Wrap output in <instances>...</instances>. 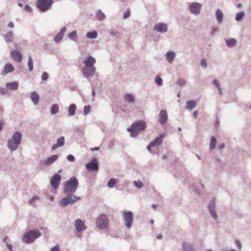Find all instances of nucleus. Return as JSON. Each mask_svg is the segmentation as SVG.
Returning a JSON list of instances; mask_svg holds the SVG:
<instances>
[{
	"mask_svg": "<svg viewBox=\"0 0 251 251\" xmlns=\"http://www.w3.org/2000/svg\"><path fill=\"white\" fill-rule=\"evenodd\" d=\"M176 57V53L173 51H168L166 54L167 60L170 63H172Z\"/></svg>",
	"mask_w": 251,
	"mask_h": 251,
	"instance_id": "nucleus-27",
	"label": "nucleus"
},
{
	"mask_svg": "<svg viewBox=\"0 0 251 251\" xmlns=\"http://www.w3.org/2000/svg\"><path fill=\"white\" fill-rule=\"evenodd\" d=\"M75 226L76 230L78 232L85 230L87 228V226L85 225L84 222L79 219L75 220Z\"/></svg>",
	"mask_w": 251,
	"mask_h": 251,
	"instance_id": "nucleus-17",
	"label": "nucleus"
},
{
	"mask_svg": "<svg viewBox=\"0 0 251 251\" xmlns=\"http://www.w3.org/2000/svg\"><path fill=\"white\" fill-rule=\"evenodd\" d=\"M67 159L68 161L71 162H74L75 161V157L72 154H69L67 156Z\"/></svg>",
	"mask_w": 251,
	"mask_h": 251,
	"instance_id": "nucleus-49",
	"label": "nucleus"
},
{
	"mask_svg": "<svg viewBox=\"0 0 251 251\" xmlns=\"http://www.w3.org/2000/svg\"><path fill=\"white\" fill-rule=\"evenodd\" d=\"M68 37L70 39H71L74 41H75V39L76 38V37H77L76 31H75V30L73 31L72 32H71V33H70L68 34Z\"/></svg>",
	"mask_w": 251,
	"mask_h": 251,
	"instance_id": "nucleus-36",
	"label": "nucleus"
},
{
	"mask_svg": "<svg viewBox=\"0 0 251 251\" xmlns=\"http://www.w3.org/2000/svg\"><path fill=\"white\" fill-rule=\"evenodd\" d=\"M109 33L111 36L116 37H117L119 34V32L118 31H115L112 29L110 30Z\"/></svg>",
	"mask_w": 251,
	"mask_h": 251,
	"instance_id": "nucleus-50",
	"label": "nucleus"
},
{
	"mask_svg": "<svg viewBox=\"0 0 251 251\" xmlns=\"http://www.w3.org/2000/svg\"><path fill=\"white\" fill-rule=\"evenodd\" d=\"M224 17V14L220 9H217L216 12V18L218 24L222 23Z\"/></svg>",
	"mask_w": 251,
	"mask_h": 251,
	"instance_id": "nucleus-28",
	"label": "nucleus"
},
{
	"mask_svg": "<svg viewBox=\"0 0 251 251\" xmlns=\"http://www.w3.org/2000/svg\"><path fill=\"white\" fill-rule=\"evenodd\" d=\"M39 95L35 92L33 91L31 93L30 99L34 105H37L39 101Z\"/></svg>",
	"mask_w": 251,
	"mask_h": 251,
	"instance_id": "nucleus-26",
	"label": "nucleus"
},
{
	"mask_svg": "<svg viewBox=\"0 0 251 251\" xmlns=\"http://www.w3.org/2000/svg\"><path fill=\"white\" fill-rule=\"evenodd\" d=\"M3 38L5 43L8 45L10 46V45H13L14 48L19 49L18 44H16L14 39V34L12 31H9L5 34H4L3 36Z\"/></svg>",
	"mask_w": 251,
	"mask_h": 251,
	"instance_id": "nucleus-9",
	"label": "nucleus"
},
{
	"mask_svg": "<svg viewBox=\"0 0 251 251\" xmlns=\"http://www.w3.org/2000/svg\"><path fill=\"white\" fill-rule=\"evenodd\" d=\"M96 15L99 21H102L106 17L105 14L101 10H98Z\"/></svg>",
	"mask_w": 251,
	"mask_h": 251,
	"instance_id": "nucleus-38",
	"label": "nucleus"
},
{
	"mask_svg": "<svg viewBox=\"0 0 251 251\" xmlns=\"http://www.w3.org/2000/svg\"><path fill=\"white\" fill-rule=\"evenodd\" d=\"M8 26L10 28H13L14 26V23L12 22H10L8 24Z\"/></svg>",
	"mask_w": 251,
	"mask_h": 251,
	"instance_id": "nucleus-58",
	"label": "nucleus"
},
{
	"mask_svg": "<svg viewBox=\"0 0 251 251\" xmlns=\"http://www.w3.org/2000/svg\"><path fill=\"white\" fill-rule=\"evenodd\" d=\"M154 30L160 33H164L168 30L167 25L163 23H159L155 25Z\"/></svg>",
	"mask_w": 251,
	"mask_h": 251,
	"instance_id": "nucleus-14",
	"label": "nucleus"
},
{
	"mask_svg": "<svg viewBox=\"0 0 251 251\" xmlns=\"http://www.w3.org/2000/svg\"><path fill=\"white\" fill-rule=\"evenodd\" d=\"M91 107L90 105L85 106L83 110V114L84 115L88 114L90 111Z\"/></svg>",
	"mask_w": 251,
	"mask_h": 251,
	"instance_id": "nucleus-44",
	"label": "nucleus"
},
{
	"mask_svg": "<svg viewBox=\"0 0 251 251\" xmlns=\"http://www.w3.org/2000/svg\"><path fill=\"white\" fill-rule=\"evenodd\" d=\"M201 4L198 2H192L188 7L189 12L195 15H199L201 13Z\"/></svg>",
	"mask_w": 251,
	"mask_h": 251,
	"instance_id": "nucleus-10",
	"label": "nucleus"
},
{
	"mask_svg": "<svg viewBox=\"0 0 251 251\" xmlns=\"http://www.w3.org/2000/svg\"><path fill=\"white\" fill-rule=\"evenodd\" d=\"M28 67L29 69V71L31 72L33 70V64L32 59V57L30 56L28 58Z\"/></svg>",
	"mask_w": 251,
	"mask_h": 251,
	"instance_id": "nucleus-41",
	"label": "nucleus"
},
{
	"mask_svg": "<svg viewBox=\"0 0 251 251\" xmlns=\"http://www.w3.org/2000/svg\"><path fill=\"white\" fill-rule=\"evenodd\" d=\"M22 135L19 131L14 132L12 138L7 142V147L11 151H14L17 150L21 143Z\"/></svg>",
	"mask_w": 251,
	"mask_h": 251,
	"instance_id": "nucleus-2",
	"label": "nucleus"
},
{
	"mask_svg": "<svg viewBox=\"0 0 251 251\" xmlns=\"http://www.w3.org/2000/svg\"><path fill=\"white\" fill-rule=\"evenodd\" d=\"M198 111H194L193 112V116L195 118V119H197V116H198Z\"/></svg>",
	"mask_w": 251,
	"mask_h": 251,
	"instance_id": "nucleus-60",
	"label": "nucleus"
},
{
	"mask_svg": "<svg viewBox=\"0 0 251 251\" xmlns=\"http://www.w3.org/2000/svg\"><path fill=\"white\" fill-rule=\"evenodd\" d=\"M59 111V107L57 104H53L50 108V112L51 114L54 115L58 113Z\"/></svg>",
	"mask_w": 251,
	"mask_h": 251,
	"instance_id": "nucleus-37",
	"label": "nucleus"
},
{
	"mask_svg": "<svg viewBox=\"0 0 251 251\" xmlns=\"http://www.w3.org/2000/svg\"><path fill=\"white\" fill-rule=\"evenodd\" d=\"M14 70L15 68L11 64L7 63L3 68V70L1 72V75H5L8 73H12L14 71Z\"/></svg>",
	"mask_w": 251,
	"mask_h": 251,
	"instance_id": "nucleus-20",
	"label": "nucleus"
},
{
	"mask_svg": "<svg viewBox=\"0 0 251 251\" xmlns=\"http://www.w3.org/2000/svg\"><path fill=\"white\" fill-rule=\"evenodd\" d=\"M39 199V197L37 196H35L33 197L31 199H30L28 201V203L29 204H31L33 202Z\"/></svg>",
	"mask_w": 251,
	"mask_h": 251,
	"instance_id": "nucleus-45",
	"label": "nucleus"
},
{
	"mask_svg": "<svg viewBox=\"0 0 251 251\" xmlns=\"http://www.w3.org/2000/svg\"><path fill=\"white\" fill-rule=\"evenodd\" d=\"M157 238L158 239H161L162 238V234H159L157 236Z\"/></svg>",
	"mask_w": 251,
	"mask_h": 251,
	"instance_id": "nucleus-63",
	"label": "nucleus"
},
{
	"mask_svg": "<svg viewBox=\"0 0 251 251\" xmlns=\"http://www.w3.org/2000/svg\"><path fill=\"white\" fill-rule=\"evenodd\" d=\"M217 143V140L216 138L214 136H212L211 137V141L210 144V149L211 150H213L215 149L216 145Z\"/></svg>",
	"mask_w": 251,
	"mask_h": 251,
	"instance_id": "nucleus-33",
	"label": "nucleus"
},
{
	"mask_svg": "<svg viewBox=\"0 0 251 251\" xmlns=\"http://www.w3.org/2000/svg\"><path fill=\"white\" fill-rule=\"evenodd\" d=\"M65 143V138L64 136H61L57 139L56 144L52 146V150H54L57 148L63 146Z\"/></svg>",
	"mask_w": 251,
	"mask_h": 251,
	"instance_id": "nucleus-22",
	"label": "nucleus"
},
{
	"mask_svg": "<svg viewBox=\"0 0 251 251\" xmlns=\"http://www.w3.org/2000/svg\"><path fill=\"white\" fill-rule=\"evenodd\" d=\"M168 114L165 110H161L159 113V122L161 125H164L167 123Z\"/></svg>",
	"mask_w": 251,
	"mask_h": 251,
	"instance_id": "nucleus-18",
	"label": "nucleus"
},
{
	"mask_svg": "<svg viewBox=\"0 0 251 251\" xmlns=\"http://www.w3.org/2000/svg\"><path fill=\"white\" fill-rule=\"evenodd\" d=\"M24 9L25 11L28 12H31L32 11V9L31 8V7L29 6L28 5H26L25 6Z\"/></svg>",
	"mask_w": 251,
	"mask_h": 251,
	"instance_id": "nucleus-53",
	"label": "nucleus"
},
{
	"mask_svg": "<svg viewBox=\"0 0 251 251\" xmlns=\"http://www.w3.org/2000/svg\"><path fill=\"white\" fill-rule=\"evenodd\" d=\"M76 108V107L75 104H71L68 109L69 114L70 116H74L75 114Z\"/></svg>",
	"mask_w": 251,
	"mask_h": 251,
	"instance_id": "nucleus-31",
	"label": "nucleus"
},
{
	"mask_svg": "<svg viewBox=\"0 0 251 251\" xmlns=\"http://www.w3.org/2000/svg\"><path fill=\"white\" fill-rule=\"evenodd\" d=\"M221 251H230L227 248H222Z\"/></svg>",
	"mask_w": 251,
	"mask_h": 251,
	"instance_id": "nucleus-64",
	"label": "nucleus"
},
{
	"mask_svg": "<svg viewBox=\"0 0 251 251\" xmlns=\"http://www.w3.org/2000/svg\"><path fill=\"white\" fill-rule=\"evenodd\" d=\"M48 78V74L46 72H44L42 75V80L43 81H46Z\"/></svg>",
	"mask_w": 251,
	"mask_h": 251,
	"instance_id": "nucleus-51",
	"label": "nucleus"
},
{
	"mask_svg": "<svg viewBox=\"0 0 251 251\" xmlns=\"http://www.w3.org/2000/svg\"><path fill=\"white\" fill-rule=\"evenodd\" d=\"M91 150L92 151H99L100 149L99 147H96L94 148H91Z\"/></svg>",
	"mask_w": 251,
	"mask_h": 251,
	"instance_id": "nucleus-62",
	"label": "nucleus"
},
{
	"mask_svg": "<svg viewBox=\"0 0 251 251\" xmlns=\"http://www.w3.org/2000/svg\"><path fill=\"white\" fill-rule=\"evenodd\" d=\"M96 68H89L84 67L82 69L83 75L85 77L88 78L90 76H92L95 75Z\"/></svg>",
	"mask_w": 251,
	"mask_h": 251,
	"instance_id": "nucleus-15",
	"label": "nucleus"
},
{
	"mask_svg": "<svg viewBox=\"0 0 251 251\" xmlns=\"http://www.w3.org/2000/svg\"><path fill=\"white\" fill-rule=\"evenodd\" d=\"M123 221L125 226L130 229L131 227L133 221V214L130 211H124L123 212Z\"/></svg>",
	"mask_w": 251,
	"mask_h": 251,
	"instance_id": "nucleus-8",
	"label": "nucleus"
},
{
	"mask_svg": "<svg viewBox=\"0 0 251 251\" xmlns=\"http://www.w3.org/2000/svg\"><path fill=\"white\" fill-rule=\"evenodd\" d=\"M225 144L223 143L222 144H221V145H220L218 147V149L220 150H222L225 148Z\"/></svg>",
	"mask_w": 251,
	"mask_h": 251,
	"instance_id": "nucleus-57",
	"label": "nucleus"
},
{
	"mask_svg": "<svg viewBox=\"0 0 251 251\" xmlns=\"http://www.w3.org/2000/svg\"><path fill=\"white\" fill-rule=\"evenodd\" d=\"M50 251H59V247L57 245H56L51 248Z\"/></svg>",
	"mask_w": 251,
	"mask_h": 251,
	"instance_id": "nucleus-56",
	"label": "nucleus"
},
{
	"mask_svg": "<svg viewBox=\"0 0 251 251\" xmlns=\"http://www.w3.org/2000/svg\"><path fill=\"white\" fill-rule=\"evenodd\" d=\"M53 0H37V7L41 12H46L51 8Z\"/></svg>",
	"mask_w": 251,
	"mask_h": 251,
	"instance_id": "nucleus-7",
	"label": "nucleus"
},
{
	"mask_svg": "<svg viewBox=\"0 0 251 251\" xmlns=\"http://www.w3.org/2000/svg\"><path fill=\"white\" fill-rule=\"evenodd\" d=\"M66 29V27H62L59 32L54 37V40L56 43H59L62 40Z\"/></svg>",
	"mask_w": 251,
	"mask_h": 251,
	"instance_id": "nucleus-21",
	"label": "nucleus"
},
{
	"mask_svg": "<svg viewBox=\"0 0 251 251\" xmlns=\"http://www.w3.org/2000/svg\"><path fill=\"white\" fill-rule=\"evenodd\" d=\"M147 126L146 123L144 120H138L133 123L130 127L127 128V130L130 132L131 137H136L139 134L140 131L144 130Z\"/></svg>",
	"mask_w": 251,
	"mask_h": 251,
	"instance_id": "nucleus-1",
	"label": "nucleus"
},
{
	"mask_svg": "<svg viewBox=\"0 0 251 251\" xmlns=\"http://www.w3.org/2000/svg\"><path fill=\"white\" fill-rule=\"evenodd\" d=\"M96 62V59L92 56H88L83 61L85 67L96 68L94 66Z\"/></svg>",
	"mask_w": 251,
	"mask_h": 251,
	"instance_id": "nucleus-16",
	"label": "nucleus"
},
{
	"mask_svg": "<svg viewBox=\"0 0 251 251\" xmlns=\"http://www.w3.org/2000/svg\"><path fill=\"white\" fill-rule=\"evenodd\" d=\"M109 220L105 214H100L97 218L96 225L98 229L102 230L105 229L108 225Z\"/></svg>",
	"mask_w": 251,
	"mask_h": 251,
	"instance_id": "nucleus-6",
	"label": "nucleus"
},
{
	"mask_svg": "<svg viewBox=\"0 0 251 251\" xmlns=\"http://www.w3.org/2000/svg\"><path fill=\"white\" fill-rule=\"evenodd\" d=\"M61 179V177L60 175L58 174H54L50 180L51 187L53 189H57L58 187Z\"/></svg>",
	"mask_w": 251,
	"mask_h": 251,
	"instance_id": "nucleus-13",
	"label": "nucleus"
},
{
	"mask_svg": "<svg viewBox=\"0 0 251 251\" xmlns=\"http://www.w3.org/2000/svg\"><path fill=\"white\" fill-rule=\"evenodd\" d=\"M235 244H236V247H237V248L238 249V251H241V250L242 249V244L240 242V241L239 240H236L235 241Z\"/></svg>",
	"mask_w": 251,
	"mask_h": 251,
	"instance_id": "nucleus-46",
	"label": "nucleus"
},
{
	"mask_svg": "<svg viewBox=\"0 0 251 251\" xmlns=\"http://www.w3.org/2000/svg\"><path fill=\"white\" fill-rule=\"evenodd\" d=\"M134 186L138 189H141L143 187V184L142 182L140 181H134L133 182Z\"/></svg>",
	"mask_w": 251,
	"mask_h": 251,
	"instance_id": "nucleus-42",
	"label": "nucleus"
},
{
	"mask_svg": "<svg viewBox=\"0 0 251 251\" xmlns=\"http://www.w3.org/2000/svg\"><path fill=\"white\" fill-rule=\"evenodd\" d=\"M153 147V146H151V144L150 143L149 146H147V149L148 150V151H151V148Z\"/></svg>",
	"mask_w": 251,
	"mask_h": 251,
	"instance_id": "nucleus-61",
	"label": "nucleus"
},
{
	"mask_svg": "<svg viewBox=\"0 0 251 251\" xmlns=\"http://www.w3.org/2000/svg\"><path fill=\"white\" fill-rule=\"evenodd\" d=\"M6 88L11 91L17 90L19 88V83L18 81L13 82H7L6 83Z\"/></svg>",
	"mask_w": 251,
	"mask_h": 251,
	"instance_id": "nucleus-24",
	"label": "nucleus"
},
{
	"mask_svg": "<svg viewBox=\"0 0 251 251\" xmlns=\"http://www.w3.org/2000/svg\"><path fill=\"white\" fill-rule=\"evenodd\" d=\"M185 83H186V81L183 79H179L177 81V85H179L180 86H184L185 84Z\"/></svg>",
	"mask_w": 251,
	"mask_h": 251,
	"instance_id": "nucleus-47",
	"label": "nucleus"
},
{
	"mask_svg": "<svg viewBox=\"0 0 251 251\" xmlns=\"http://www.w3.org/2000/svg\"><path fill=\"white\" fill-rule=\"evenodd\" d=\"M116 179L114 178L110 179L107 183V187L110 188H113L116 184Z\"/></svg>",
	"mask_w": 251,
	"mask_h": 251,
	"instance_id": "nucleus-40",
	"label": "nucleus"
},
{
	"mask_svg": "<svg viewBox=\"0 0 251 251\" xmlns=\"http://www.w3.org/2000/svg\"><path fill=\"white\" fill-rule=\"evenodd\" d=\"M129 15H130V12H129V11L128 10L127 11H126L124 13L123 18L125 19H127V18H128Z\"/></svg>",
	"mask_w": 251,
	"mask_h": 251,
	"instance_id": "nucleus-55",
	"label": "nucleus"
},
{
	"mask_svg": "<svg viewBox=\"0 0 251 251\" xmlns=\"http://www.w3.org/2000/svg\"><path fill=\"white\" fill-rule=\"evenodd\" d=\"M226 46L229 48H232L236 43V40L234 38H230L226 40Z\"/></svg>",
	"mask_w": 251,
	"mask_h": 251,
	"instance_id": "nucleus-32",
	"label": "nucleus"
},
{
	"mask_svg": "<svg viewBox=\"0 0 251 251\" xmlns=\"http://www.w3.org/2000/svg\"><path fill=\"white\" fill-rule=\"evenodd\" d=\"M125 99L129 103H133L135 101V99L133 96L130 94H126L125 96Z\"/></svg>",
	"mask_w": 251,
	"mask_h": 251,
	"instance_id": "nucleus-35",
	"label": "nucleus"
},
{
	"mask_svg": "<svg viewBox=\"0 0 251 251\" xmlns=\"http://www.w3.org/2000/svg\"><path fill=\"white\" fill-rule=\"evenodd\" d=\"M7 91L5 88L0 87V94L2 95H5Z\"/></svg>",
	"mask_w": 251,
	"mask_h": 251,
	"instance_id": "nucleus-54",
	"label": "nucleus"
},
{
	"mask_svg": "<svg viewBox=\"0 0 251 251\" xmlns=\"http://www.w3.org/2000/svg\"><path fill=\"white\" fill-rule=\"evenodd\" d=\"M245 13L243 11L238 13L235 16V20L236 21H240L245 16Z\"/></svg>",
	"mask_w": 251,
	"mask_h": 251,
	"instance_id": "nucleus-39",
	"label": "nucleus"
},
{
	"mask_svg": "<svg viewBox=\"0 0 251 251\" xmlns=\"http://www.w3.org/2000/svg\"><path fill=\"white\" fill-rule=\"evenodd\" d=\"M196 106V102L195 100H191L186 102V108L189 110L194 109Z\"/></svg>",
	"mask_w": 251,
	"mask_h": 251,
	"instance_id": "nucleus-30",
	"label": "nucleus"
},
{
	"mask_svg": "<svg viewBox=\"0 0 251 251\" xmlns=\"http://www.w3.org/2000/svg\"><path fill=\"white\" fill-rule=\"evenodd\" d=\"M78 185L77 179L75 176H73L65 184L63 191L66 194H73L76 191Z\"/></svg>",
	"mask_w": 251,
	"mask_h": 251,
	"instance_id": "nucleus-3",
	"label": "nucleus"
},
{
	"mask_svg": "<svg viewBox=\"0 0 251 251\" xmlns=\"http://www.w3.org/2000/svg\"><path fill=\"white\" fill-rule=\"evenodd\" d=\"M182 248L183 251H195L193 246L187 243H182Z\"/></svg>",
	"mask_w": 251,
	"mask_h": 251,
	"instance_id": "nucleus-29",
	"label": "nucleus"
},
{
	"mask_svg": "<svg viewBox=\"0 0 251 251\" xmlns=\"http://www.w3.org/2000/svg\"><path fill=\"white\" fill-rule=\"evenodd\" d=\"M155 82L158 86H161L163 84L162 79L157 76L155 78Z\"/></svg>",
	"mask_w": 251,
	"mask_h": 251,
	"instance_id": "nucleus-43",
	"label": "nucleus"
},
{
	"mask_svg": "<svg viewBox=\"0 0 251 251\" xmlns=\"http://www.w3.org/2000/svg\"><path fill=\"white\" fill-rule=\"evenodd\" d=\"M86 167L89 171L98 170L99 163L97 159L93 158L91 161L86 164Z\"/></svg>",
	"mask_w": 251,
	"mask_h": 251,
	"instance_id": "nucleus-12",
	"label": "nucleus"
},
{
	"mask_svg": "<svg viewBox=\"0 0 251 251\" xmlns=\"http://www.w3.org/2000/svg\"><path fill=\"white\" fill-rule=\"evenodd\" d=\"M201 65L202 67L207 68V63L206 60L205 59H202L201 61Z\"/></svg>",
	"mask_w": 251,
	"mask_h": 251,
	"instance_id": "nucleus-48",
	"label": "nucleus"
},
{
	"mask_svg": "<svg viewBox=\"0 0 251 251\" xmlns=\"http://www.w3.org/2000/svg\"><path fill=\"white\" fill-rule=\"evenodd\" d=\"M6 246L10 251H12V246L11 244L7 243Z\"/></svg>",
	"mask_w": 251,
	"mask_h": 251,
	"instance_id": "nucleus-59",
	"label": "nucleus"
},
{
	"mask_svg": "<svg viewBox=\"0 0 251 251\" xmlns=\"http://www.w3.org/2000/svg\"><path fill=\"white\" fill-rule=\"evenodd\" d=\"M41 236V233L38 230H31L25 232L23 237L24 243L29 244Z\"/></svg>",
	"mask_w": 251,
	"mask_h": 251,
	"instance_id": "nucleus-4",
	"label": "nucleus"
},
{
	"mask_svg": "<svg viewBox=\"0 0 251 251\" xmlns=\"http://www.w3.org/2000/svg\"><path fill=\"white\" fill-rule=\"evenodd\" d=\"M213 84L217 88H220V87H221L220 86V83L218 81V80L217 79H214L213 81Z\"/></svg>",
	"mask_w": 251,
	"mask_h": 251,
	"instance_id": "nucleus-52",
	"label": "nucleus"
},
{
	"mask_svg": "<svg viewBox=\"0 0 251 251\" xmlns=\"http://www.w3.org/2000/svg\"><path fill=\"white\" fill-rule=\"evenodd\" d=\"M80 199L81 198L80 197L76 196L71 193L59 201V204L61 207H65L69 205L74 204L76 201Z\"/></svg>",
	"mask_w": 251,
	"mask_h": 251,
	"instance_id": "nucleus-5",
	"label": "nucleus"
},
{
	"mask_svg": "<svg viewBox=\"0 0 251 251\" xmlns=\"http://www.w3.org/2000/svg\"><path fill=\"white\" fill-rule=\"evenodd\" d=\"M216 205L215 201L213 200L208 203V208L211 216L215 220H217L218 218V216L216 213Z\"/></svg>",
	"mask_w": 251,
	"mask_h": 251,
	"instance_id": "nucleus-11",
	"label": "nucleus"
},
{
	"mask_svg": "<svg viewBox=\"0 0 251 251\" xmlns=\"http://www.w3.org/2000/svg\"><path fill=\"white\" fill-rule=\"evenodd\" d=\"M163 138V134H161L159 137H156L154 140L150 143L151 146L154 147L156 146L160 145L162 143Z\"/></svg>",
	"mask_w": 251,
	"mask_h": 251,
	"instance_id": "nucleus-25",
	"label": "nucleus"
},
{
	"mask_svg": "<svg viewBox=\"0 0 251 251\" xmlns=\"http://www.w3.org/2000/svg\"><path fill=\"white\" fill-rule=\"evenodd\" d=\"M98 33L96 31L88 32L87 33V37L91 39H94L97 37Z\"/></svg>",
	"mask_w": 251,
	"mask_h": 251,
	"instance_id": "nucleus-34",
	"label": "nucleus"
},
{
	"mask_svg": "<svg viewBox=\"0 0 251 251\" xmlns=\"http://www.w3.org/2000/svg\"><path fill=\"white\" fill-rule=\"evenodd\" d=\"M58 155L54 154L50 156V157H48V158L44 160L43 161V163L45 165H49L51 164L54 162L57 159H58Z\"/></svg>",
	"mask_w": 251,
	"mask_h": 251,
	"instance_id": "nucleus-23",
	"label": "nucleus"
},
{
	"mask_svg": "<svg viewBox=\"0 0 251 251\" xmlns=\"http://www.w3.org/2000/svg\"><path fill=\"white\" fill-rule=\"evenodd\" d=\"M11 56L12 58L18 62H20L22 60V56L21 53L17 50H13L11 51Z\"/></svg>",
	"mask_w": 251,
	"mask_h": 251,
	"instance_id": "nucleus-19",
	"label": "nucleus"
}]
</instances>
